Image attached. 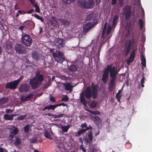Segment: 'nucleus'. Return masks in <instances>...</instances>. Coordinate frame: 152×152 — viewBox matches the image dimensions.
<instances>
[{
  "label": "nucleus",
  "mask_w": 152,
  "mask_h": 152,
  "mask_svg": "<svg viewBox=\"0 0 152 152\" xmlns=\"http://www.w3.org/2000/svg\"><path fill=\"white\" fill-rule=\"evenodd\" d=\"M69 100V98L66 95L62 97L61 100L62 101H67Z\"/></svg>",
  "instance_id": "nucleus-54"
},
{
  "label": "nucleus",
  "mask_w": 152,
  "mask_h": 152,
  "mask_svg": "<svg viewBox=\"0 0 152 152\" xmlns=\"http://www.w3.org/2000/svg\"><path fill=\"white\" fill-rule=\"evenodd\" d=\"M29 130V125L27 124L24 127V131L26 133H28V132Z\"/></svg>",
  "instance_id": "nucleus-44"
},
{
  "label": "nucleus",
  "mask_w": 152,
  "mask_h": 152,
  "mask_svg": "<svg viewBox=\"0 0 152 152\" xmlns=\"http://www.w3.org/2000/svg\"><path fill=\"white\" fill-rule=\"evenodd\" d=\"M34 96V94H30L26 96H21L20 98V100L22 101L26 102L27 101V99H31Z\"/></svg>",
  "instance_id": "nucleus-21"
},
{
  "label": "nucleus",
  "mask_w": 152,
  "mask_h": 152,
  "mask_svg": "<svg viewBox=\"0 0 152 152\" xmlns=\"http://www.w3.org/2000/svg\"><path fill=\"white\" fill-rule=\"evenodd\" d=\"M8 101V97H4L0 99V105L1 106L6 104Z\"/></svg>",
  "instance_id": "nucleus-25"
},
{
  "label": "nucleus",
  "mask_w": 152,
  "mask_h": 152,
  "mask_svg": "<svg viewBox=\"0 0 152 152\" xmlns=\"http://www.w3.org/2000/svg\"><path fill=\"white\" fill-rule=\"evenodd\" d=\"M26 114H25L24 115H22L18 117L17 119L19 120H22L23 119L26 117Z\"/></svg>",
  "instance_id": "nucleus-53"
},
{
  "label": "nucleus",
  "mask_w": 152,
  "mask_h": 152,
  "mask_svg": "<svg viewBox=\"0 0 152 152\" xmlns=\"http://www.w3.org/2000/svg\"><path fill=\"white\" fill-rule=\"evenodd\" d=\"M139 24L140 26V30H141V29L143 28V22L141 18H140L139 19Z\"/></svg>",
  "instance_id": "nucleus-40"
},
{
  "label": "nucleus",
  "mask_w": 152,
  "mask_h": 152,
  "mask_svg": "<svg viewBox=\"0 0 152 152\" xmlns=\"http://www.w3.org/2000/svg\"><path fill=\"white\" fill-rule=\"evenodd\" d=\"M64 87H65V89L67 91L70 90H72V88H73V86L70 85V83H67L64 84L63 85Z\"/></svg>",
  "instance_id": "nucleus-26"
},
{
  "label": "nucleus",
  "mask_w": 152,
  "mask_h": 152,
  "mask_svg": "<svg viewBox=\"0 0 152 152\" xmlns=\"http://www.w3.org/2000/svg\"><path fill=\"white\" fill-rule=\"evenodd\" d=\"M110 72L111 79L115 80L118 72L117 70L115 69V66H113L112 70Z\"/></svg>",
  "instance_id": "nucleus-11"
},
{
  "label": "nucleus",
  "mask_w": 152,
  "mask_h": 152,
  "mask_svg": "<svg viewBox=\"0 0 152 152\" xmlns=\"http://www.w3.org/2000/svg\"><path fill=\"white\" fill-rule=\"evenodd\" d=\"M133 41H131V40L129 39L128 40V43L127 44L128 45L132 47L133 45Z\"/></svg>",
  "instance_id": "nucleus-55"
},
{
  "label": "nucleus",
  "mask_w": 152,
  "mask_h": 152,
  "mask_svg": "<svg viewBox=\"0 0 152 152\" xmlns=\"http://www.w3.org/2000/svg\"><path fill=\"white\" fill-rule=\"evenodd\" d=\"M121 94H118V93L116 94L115 96V98L117 99V100H118V102H120V100L121 98Z\"/></svg>",
  "instance_id": "nucleus-47"
},
{
  "label": "nucleus",
  "mask_w": 152,
  "mask_h": 152,
  "mask_svg": "<svg viewBox=\"0 0 152 152\" xmlns=\"http://www.w3.org/2000/svg\"><path fill=\"white\" fill-rule=\"evenodd\" d=\"M57 107V104L55 105L50 104L48 106H45L44 108L42 109V110L45 111L47 109L48 110H54Z\"/></svg>",
  "instance_id": "nucleus-17"
},
{
  "label": "nucleus",
  "mask_w": 152,
  "mask_h": 152,
  "mask_svg": "<svg viewBox=\"0 0 152 152\" xmlns=\"http://www.w3.org/2000/svg\"><path fill=\"white\" fill-rule=\"evenodd\" d=\"M29 88L30 87L28 84L26 83H23L20 85L18 88V91L21 93L26 92L29 90Z\"/></svg>",
  "instance_id": "nucleus-8"
},
{
  "label": "nucleus",
  "mask_w": 152,
  "mask_h": 152,
  "mask_svg": "<svg viewBox=\"0 0 152 152\" xmlns=\"http://www.w3.org/2000/svg\"><path fill=\"white\" fill-rule=\"evenodd\" d=\"M68 69L71 72H75L77 71L78 67L76 65L72 64L69 67Z\"/></svg>",
  "instance_id": "nucleus-22"
},
{
  "label": "nucleus",
  "mask_w": 152,
  "mask_h": 152,
  "mask_svg": "<svg viewBox=\"0 0 152 152\" xmlns=\"http://www.w3.org/2000/svg\"><path fill=\"white\" fill-rule=\"evenodd\" d=\"M90 113L94 115H98L100 114V112L99 111H90Z\"/></svg>",
  "instance_id": "nucleus-52"
},
{
  "label": "nucleus",
  "mask_w": 152,
  "mask_h": 152,
  "mask_svg": "<svg viewBox=\"0 0 152 152\" xmlns=\"http://www.w3.org/2000/svg\"><path fill=\"white\" fill-rule=\"evenodd\" d=\"M35 79L39 84L41 83V82L43 80L42 74H41L39 72L37 73Z\"/></svg>",
  "instance_id": "nucleus-18"
},
{
  "label": "nucleus",
  "mask_w": 152,
  "mask_h": 152,
  "mask_svg": "<svg viewBox=\"0 0 152 152\" xmlns=\"http://www.w3.org/2000/svg\"><path fill=\"white\" fill-rule=\"evenodd\" d=\"M115 80L110 79V81L109 83V87L113 88L115 86Z\"/></svg>",
  "instance_id": "nucleus-32"
},
{
  "label": "nucleus",
  "mask_w": 152,
  "mask_h": 152,
  "mask_svg": "<svg viewBox=\"0 0 152 152\" xmlns=\"http://www.w3.org/2000/svg\"><path fill=\"white\" fill-rule=\"evenodd\" d=\"M102 76V80L104 83H105L107 81V79L108 76V72L106 70H104Z\"/></svg>",
  "instance_id": "nucleus-16"
},
{
  "label": "nucleus",
  "mask_w": 152,
  "mask_h": 152,
  "mask_svg": "<svg viewBox=\"0 0 152 152\" xmlns=\"http://www.w3.org/2000/svg\"><path fill=\"white\" fill-rule=\"evenodd\" d=\"M89 145H90V147L88 149V151L89 152H96V148L95 147V145H91V144Z\"/></svg>",
  "instance_id": "nucleus-27"
},
{
  "label": "nucleus",
  "mask_w": 152,
  "mask_h": 152,
  "mask_svg": "<svg viewBox=\"0 0 152 152\" xmlns=\"http://www.w3.org/2000/svg\"><path fill=\"white\" fill-rule=\"evenodd\" d=\"M86 132V130H84V129H79L78 131L76 133L75 136L76 137H78L81 135V134H83L84 133Z\"/></svg>",
  "instance_id": "nucleus-24"
},
{
  "label": "nucleus",
  "mask_w": 152,
  "mask_h": 152,
  "mask_svg": "<svg viewBox=\"0 0 152 152\" xmlns=\"http://www.w3.org/2000/svg\"><path fill=\"white\" fill-rule=\"evenodd\" d=\"M55 44L58 49L63 48L64 45V41L61 39H58L57 40L55 41Z\"/></svg>",
  "instance_id": "nucleus-14"
},
{
  "label": "nucleus",
  "mask_w": 152,
  "mask_h": 152,
  "mask_svg": "<svg viewBox=\"0 0 152 152\" xmlns=\"http://www.w3.org/2000/svg\"><path fill=\"white\" fill-rule=\"evenodd\" d=\"M119 18V16L118 15L115 16L114 18L113 21L112 25L114 27L116 25L117 23L118 22V20Z\"/></svg>",
  "instance_id": "nucleus-30"
},
{
  "label": "nucleus",
  "mask_w": 152,
  "mask_h": 152,
  "mask_svg": "<svg viewBox=\"0 0 152 152\" xmlns=\"http://www.w3.org/2000/svg\"><path fill=\"white\" fill-rule=\"evenodd\" d=\"M80 149L82 150L83 152H86V149L84 148L83 146V145L82 144L80 146Z\"/></svg>",
  "instance_id": "nucleus-57"
},
{
  "label": "nucleus",
  "mask_w": 152,
  "mask_h": 152,
  "mask_svg": "<svg viewBox=\"0 0 152 152\" xmlns=\"http://www.w3.org/2000/svg\"><path fill=\"white\" fill-rule=\"evenodd\" d=\"M93 27V26L92 25V23L89 22L84 26L83 28V31L87 33Z\"/></svg>",
  "instance_id": "nucleus-13"
},
{
  "label": "nucleus",
  "mask_w": 152,
  "mask_h": 152,
  "mask_svg": "<svg viewBox=\"0 0 152 152\" xmlns=\"http://www.w3.org/2000/svg\"><path fill=\"white\" fill-rule=\"evenodd\" d=\"M37 141V138L35 137H33L31 139H29L30 142L32 143H36Z\"/></svg>",
  "instance_id": "nucleus-45"
},
{
  "label": "nucleus",
  "mask_w": 152,
  "mask_h": 152,
  "mask_svg": "<svg viewBox=\"0 0 152 152\" xmlns=\"http://www.w3.org/2000/svg\"><path fill=\"white\" fill-rule=\"evenodd\" d=\"M130 50L127 49L126 48V50L125 51V55L126 56H127L128 54H129Z\"/></svg>",
  "instance_id": "nucleus-64"
},
{
  "label": "nucleus",
  "mask_w": 152,
  "mask_h": 152,
  "mask_svg": "<svg viewBox=\"0 0 152 152\" xmlns=\"http://www.w3.org/2000/svg\"><path fill=\"white\" fill-rule=\"evenodd\" d=\"M75 0H62L64 3L65 4H70L72 2L74 1Z\"/></svg>",
  "instance_id": "nucleus-49"
},
{
  "label": "nucleus",
  "mask_w": 152,
  "mask_h": 152,
  "mask_svg": "<svg viewBox=\"0 0 152 152\" xmlns=\"http://www.w3.org/2000/svg\"><path fill=\"white\" fill-rule=\"evenodd\" d=\"M118 2L121 7L124 4V2L123 0H118Z\"/></svg>",
  "instance_id": "nucleus-63"
},
{
  "label": "nucleus",
  "mask_w": 152,
  "mask_h": 152,
  "mask_svg": "<svg viewBox=\"0 0 152 152\" xmlns=\"http://www.w3.org/2000/svg\"><path fill=\"white\" fill-rule=\"evenodd\" d=\"M16 139L15 140L14 142V144L15 145L17 146L18 145H20L21 144V141L19 138H17L15 137Z\"/></svg>",
  "instance_id": "nucleus-37"
},
{
  "label": "nucleus",
  "mask_w": 152,
  "mask_h": 152,
  "mask_svg": "<svg viewBox=\"0 0 152 152\" xmlns=\"http://www.w3.org/2000/svg\"><path fill=\"white\" fill-rule=\"evenodd\" d=\"M78 4L82 8H90L93 6L94 2L92 0H78Z\"/></svg>",
  "instance_id": "nucleus-2"
},
{
  "label": "nucleus",
  "mask_w": 152,
  "mask_h": 152,
  "mask_svg": "<svg viewBox=\"0 0 152 152\" xmlns=\"http://www.w3.org/2000/svg\"><path fill=\"white\" fill-rule=\"evenodd\" d=\"M99 87L98 85L93 83L91 84V87H87L85 91H83L80 94V103L86 106L87 103L85 97L87 99H90L92 96L94 99H96L98 96Z\"/></svg>",
  "instance_id": "nucleus-1"
},
{
  "label": "nucleus",
  "mask_w": 152,
  "mask_h": 152,
  "mask_svg": "<svg viewBox=\"0 0 152 152\" xmlns=\"http://www.w3.org/2000/svg\"><path fill=\"white\" fill-rule=\"evenodd\" d=\"M32 16H34V17L37 18V19L41 21L42 22H44V20L42 18L40 17L39 15L37 14H35L34 15L33 14L32 15Z\"/></svg>",
  "instance_id": "nucleus-36"
},
{
  "label": "nucleus",
  "mask_w": 152,
  "mask_h": 152,
  "mask_svg": "<svg viewBox=\"0 0 152 152\" xmlns=\"http://www.w3.org/2000/svg\"><path fill=\"white\" fill-rule=\"evenodd\" d=\"M117 1V0H111V5H115Z\"/></svg>",
  "instance_id": "nucleus-59"
},
{
  "label": "nucleus",
  "mask_w": 152,
  "mask_h": 152,
  "mask_svg": "<svg viewBox=\"0 0 152 152\" xmlns=\"http://www.w3.org/2000/svg\"><path fill=\"white\" fill-rule=\"evenodd\" d=\"M10 132L11 133L16 134L18 133V130L17 127H14L13 128L11 129Z\"/></svg>",
  "instance_id": "nucleus-35"
},
{
  "label": "nucleus",
  "mask_w": 152,
  "mask_h": 152,
  "mask_svg": "<svg viewBox=\"0 0 152 152\" xmlns=\"http://www.w3.org/2000/svg\"><path fill=\"white\" fill-rule=\"evenodd\" d=\"M137 49H134L131 53L129 58L127 60V63L129 64L130 63L133 62L135 56V51H136Z\"/></svg>",
  "instance_id": "nucleus-12"
},
{
  "label": "nucleus",
  "mask_w": 152,
  "mask_h": 152,
  "mask_svg": "<svg viewBox=\"0 0 152 152\" xmlns=\"http://www.w3.org/2000/svg\"><path fill=\"white\" fill-rule=\"evenodd\" d=\"M23 75H21L18 79L15 80L17 83V84L18 85L20 82L23 79Z\"/></svg>",
  "instance_id": "nucleus-48"
},
{
  "label": "nucleus",
  "mask_w": 152,
  "mask_h": 152,
  "mask_svg": "<svg viewBox=\"0 0 152 152\" xmlns=\"http://www.w3.org/2000/svg\"><path fill=\"white\" fill-rule=\"evenodd\" d=\"M112 28V27L111 26H110V25L108 26L107 30V32L106 33V35H109V34L110 33V32L111 31Z\"/></svg>",
  "instance_id": "nucleus-51"
},
{
  "label": "nucleus",
  "mask_w": 152,
  "mask_h": 152,
  "mask_svg": "<svg viewBox=\"0 0 152 152\" xmlns=\"http://www.w3.org/2000/svg\"><path fill=\"white\" fill-rule=\"evenodd\" d=\"M107 22L105 23L104 25L102 35V37L103 39H104L105 38V34L106 31L107 29Z\"/></svg>",
  "instance_id": "nucleus-29"
},
{
  "label": "nucleus",
  "mask_w": 152,
  "mask_h": 152,
  "mask_svg": "<svg viewBox=\"0 0 152 152\" xmlns=\"http://www.w3.org/2000/svg\"><path fill=\"white\" fill-rule=\"evenodd\" d=\"M69 127H70L69 125H68L66 126H62L61 127L62 131L63 132H67L68 131V130L69 129Z\"/></svg>",
  "instance_id": "nucleus-39"
},
{
  "label": "nucleus",
  "mask_w": 152,
  "mask_h": 152,
  "mask_svg": "<svg viewBox=\"0 0 152 152\" xmlns=\"http://www.w3.org/2000/svg\"><path fill=\"white\" fill-rule=\"evenodd\" d=\"M50 21L54 26H56L58 24V22L56 18L54 17H52L50 19Z\"/></svg>",
  "instance_id": "nucleus-28"
},
{
  "label": "nucleus",
  "mask_w": 152,
  "mask_h": 152,
  "mask_svg": "<svg viewBox=\"0 0 152 152\" xmlns=\"http://www.w3.org/2000/svg\"><path fill=\"white\" fill-rule=\"evenodd\" d=\"M145 77L144 76V75H142V78L140 80V83L141 84V86L142 87H144V83H145Z\"/></svg>",
  "instance_id": "nucleus-46"
},
{
  "label": "nucleus",
  "mask_w": 152,
  "mask_h": 152,
  "mask_svg": "<svg viewBox=\"0 0 152 152\" xmlns=\"http://www.w3.org/2000/svg\"><path fill=\"white\" fill-rule=\"evenodd\" d=\"M140 59L141 60V64L143 67H145L146 66V60L145 57L141 53H140Z\"/></svg>",
  "instance_id": "nucleus-20"
},
{
  "label": "nucleus",
  "mask_w": 152,
  "mask_h": 152,
  "mask_svg": "<svg viewBox=\"0 0 152 152\" xmlns=\"http://www.w3.org/2000/svg\"><path fill=\"white\" fill-rule=\"evenodd\" d=\"M101 48V46L99 49V50H98V54L96 56V58H97L98 59H99V55H100V52Z\"/></svg>",
  "instance_id": "nucleus-62"
},
{
  "label": "nucleus",
  "mask_w": 152,
  "mask_h": 152,
  "mask_svg": "<svg viewBox=\"0 0 152 152\" xmlns=\"http://www.w3.org/2000/svg\"><path fill=\"white\" fill-rule=\"evenodd\" d=\"M29 84L31 86L33 89H35L38 87L39 83L36 80L35 77H33L30 80Z\"/></svg>",
  "instance_id": "nucleus-10"
},
{
  "label": "nucleus",
  "mask_w": 152,
  "mask_h": 152,
  "mask_svg": "<svg viewBox=\"0 0 152 152\" xmlns=\"http://www.w3.org/2000/svg\"><path fill=\"white\" fill-rule=\"evenodd\" d=\"M4 118L6 120H12V119L10 115L8 114H5L4 115Z\"/></svg>",
  "instance_id": "nucleus-34"
},
{
  "label": "nucleus",
  "mask_w": 152,
  "mask_h": 152,
  "mask_svg": "<svg viewBox=\"0 0 152 152\" xmlns=\"http://www.w3.org/2000/svg\"><path fill=\"white\" fill-rule=\"evenodd\" d=\"M87 136L88 138L84 137L83 139L85 144L86 145H90L93 140V137L92 131H90L88 133Z\"/></svg>",
  "instance_id": "nucleus-6"
},
{
  "label": "nucleus",
  "mask_w": 152,
  "mask_h": 152,
  "mask_svg": "<svg viewBox=\"0 0 152 152\" xmlns=\"http://www.w3.org/2000/svg\"><path fill=\"white\" fill-rule=\"evenodd\" d=\"M12 112L13 110H11L10 109H7L5 111V112L7 113H12Z\"/></svg>",
  "instance_id": "nucleus-61"
},
{
  "label": "nucleus",
  "mask_w": 152,
  "mask_h": 152,
  "mask_svg": "<svg viewBox=\"0 0 152 152\" xmlns=\"http://www.w3.org/2000/svg\"><path fill=\"white\" fill-rule=\"evenodd\" d=\"M35 0H30V2L32 5L35 8V11L36 12L39 13L40 12V9L37 3H35Z\"/></svg>",
  "instance_id": "nucleus-15"
},
{
  "label": "nucleus",
  "mask_w": 152,
  "mask_h": 152,
  "mask_svg": "<svg viewBox=\"0 0 152 152\" xmlns=\"http://www.w3.org/2000/svg\"><path fill=\"white\" fill-rule=\"evenodd\" d=\"M113 69V67H112V65H108L107 66V69H105L104 70H106L107 72H108V73L109 72H110Z\"/></svg>",
  "instance_id": "nucleus-43"
},
{
  "label": "nucleus",
  "mask_w": 152,
  "mask_h": 152,
  "mask_svg": "<svg viewBox=\"0 0 152 152\" xmlns=\"http://www.w3.org/2000/svg\"><path fill=\"white\" fill-rule=\"evenodd\" d=\"M96 106V102L94 101H92L90 103V106L92 108H95Z\"/></svg>",
  "instance_id": "nucleus-42"
},
{
  "label": "nucleus",
  "mask_w": 152,
  "mask_h": 152,
  "mask_svg": "<svg viewBox=\"0 0 152 152\" xmlns=\"http://www.w3.org/2000/svg\"><path fill=\"white\" fill-rule=\"evenodd\" d=\"M92 119L97 125H99L102 122V121L100 119L99 117L97 116L92 117Z\"/></svg>",
  "instance_id": "nucleus-19"
},
{
  "label": "nucleus",
  "mask_w": 152,
  "mask_h": 152,
  "mask_svg": "<svg viewBox=\"0 0 152 152\" xmlns=\"http://www.w3.org/2000/svg\"><path fill=\"white\" fill-rule=\"evenodd\" d=\"M32 41V39L29 35L26 34H22L21 42L23 45L27 47L30 46Z\"/></svg>",
  "instance_id": "nucleus-4"
},
{
  "label": "nucleus",
  "mask_w": 152,
  "mask_h": 152,
  "mask_svg": "<svg viewBox=\"0 0 152 152\" xmlns=\"http://www.w3.org/2000/svg\"><path fill=\"white\" fill-rule=\"evenodd\" d=\"M44 136L46 138L49 139L50 140H52V138L49 133L47 131H45L44 133Z\"/></svg>",
  "instance_id": "nucleus-33"
},
{
  "label": "nucleus",
  "mask_w": 152,
  "mask_h": 152,
  "mask_svg": "<svg viewBox=\"0 0 152 152\" xmlns=\"http://www.w3.org/2000/svg\"><path fill=\"white\" fill-rule=\"evenodd\" d=\"M34 12V10L33 9L30 10L24 13V14L26 13L28 14H31Z\"/></svg>",
  "instance_id": "nucleus-58"
},
{
  "label": "nucleus",
  "mask_w": 152,
  "mask_h": 152,
  "mask_svg": "<svg viewBox=\"0 0 152 152\" xmlns=\"http://www.w3.org/2000/svg\"><path fill=\"white\" fill-rule=\"evenodd\" d=\"M53 56L58 63H62L65 60L63 53L58 50L54 51L52 53Z\"/></svg>",
  "instance_id": "nucleus-3"
},
{
  "label": "nucleus",
  "mask_w": 152,
  "mask_h": 152,
  "mask_svg": "<svg viewBox=\"0 0 152 152\" xmlns=\"http://www.w3.org/2000/svg\"><path fill=\"white\" fill-rule=\"evenodd\" d=\"M32 56L33 58L36 60L39 59V56L36 52L34 51L32 53Z\"/></svg>",
  "instance_id": "nucleus-38"
},
{
  "label": "nucleus",
  "mask_w": 152,
  "mask_h": 152,
  "mask_svg": "<svg viewBox=\"0 0 152 152\" xmlns=\"http://www.w3.org/2000/svg\"><path fill=\"white\" fill-rule=\"evenodd\" d=\"M18 85L15 80L8 82L6 83L5 87L7 89H10L12 90L16 88Z\"/></svg>",
  "instance_id": "nucleus-7"
},
{
  "label": "nucleus",
  "mask_w": 152,
  "mask_h": 152,
  "mask_svg": "<svg viewBox=\"0 0 152 152\" xmlns=\"http://www.w3.org/2000/svg\"><path fill=\"white\" fill-rule=\"evenodd\" d=\"M64 115V114L60 113L57 115H53L52 116L54 118H60L63 117Z\"/></svg>",
  "instance_id": "nucleus-41"
},
{
  "label": "nucleus",
  "mask_w": 152,
  "mask_h": 152,
  "mask_svg": "<svg viewBox=\"0 0 152 152\" xmlns=\"http://www.w3.org/2000/svg\"><path fill=\"white\" fill-rule=\"evenodd\" d=\"M124 12L126 19L128 20L129 19L132 12L130 7L129 5H126L124 8Z\"/></svg>",
  "instance_id": "nucleus-9"
},
{
  "label": "nucleus",
  "mask_w": 152,
  "mask_h": 152,
  "mask_svg": "<svg viewBox=\"0 0 152 152\" xmlns=\"http://www.w3.org/2000/svg\"><path fill=\"white\" fill-rule=\"evenodd\" d=\"M0 152H8L7 150L5 148L0 147Z\"/></svg>",
  "instance_id": "nucleus-60"
},
{
  "label": "nucleus",
  "mask_w": 152,
  "mask_h": 152,
  "mask_svg": "<svg viewBox=\"0 0 152 152\" xmlns=\"http://www.w3.org/2000/svg\"><path fill=\"white\" fill-rule=\"evenodd\" d=\"M94 14L93 13H91L88 14L87 17V20H93L94 19Z\"/></svg>",
  "instance_id": "nucleus-31"
},
{
  "label": "nucleus",
  "mask_w": 152,
  "mask_h": 152,
  "mask_svg": "<svg viewBox=\"0 0 152 152\" xmlns=\"http://www.w3.org/2000/svg\"><path fill=\"white\" fill-rule=\"evenodd\" d=\"M12 45L11 43H8L6 44V48L8 50H10L11 49Z\"/></svg>",
  "instance_id": "nucleus-50"
},
{
  "label": "nucleus",
  "mask_w": 152,
  "mask_h": 152,
  "mask_svg": "<svg viewBox=\"0 0 152 152\" xmlns=\"http://www.w3.org/2000/svg\"><path fill=\"white\" fill-rule=\"evenodd\" d=\"M49 99L50 100L51 102H54L56 101L55 98L51 95H50Z\"/></svg>",
  "instance_id": "nucleus-56"
},
{
  "label": "nucleus",
  "mask_w": 152,
  "mask_h": 152,
  "mask_svg": "<svg viewBox=\"0 0 152 152\" xmlns=\"http://www.w3.org/2000/svg\"><path fill=\"white\" fill-rule=\"evenodd\" d=\"M15 50L16 52L18 54H23L26 53V48L23 45L17 44L15 47Z\"/></svg>",
  "instance_id": "nucleus-5"
},
{
  "label": "nucleus",
  "mask_w": 152,
  "mask_h": 152,
  "mask_svg": "<svg viewBox=\"0 0 152 152\" xmlns=\"http://www.w3.org/2000/svg\"><path fill=\"white\" fill-rule=\"evenodd\" d=\"M132 25L130 23H127L126 25V29L127 31V32L126 33V36H129L130 32L131 31L132 28Z\"/></svg>",
  "instance_id": "nucleus-23"
}]
</instances>
